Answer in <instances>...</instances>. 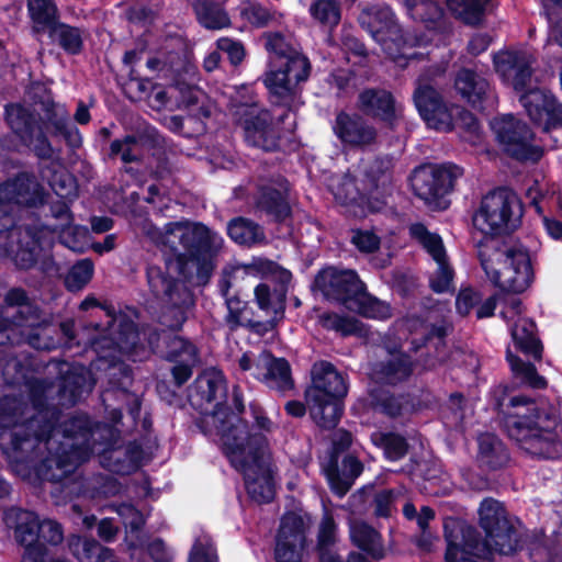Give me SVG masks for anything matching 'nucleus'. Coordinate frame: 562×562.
Masks as SVG:
<instances>
[{"instance_id":"1","label":"nucleus","mask_w":562,"mask_h":562,"mask_svg":"<svg viewBox=\"0 0 562 562\" xmlns=\"http://www.w3.org/2000/svg\"><path fill=\"white\" fill-rule=\"evenodd\" d=\"M226 394L223 373L213 369L196 379L190 400L204 412V423L220 435L232 465L244 474L249 496L258 503H268L274 496V485L266 439L261 434L250 432L246 423L226 412L223 407Z\"/></svg>"},{"instance_id":"2","label":"nucleus","mask_w":562,"mask_h":562,"mask_svg":"<svg viewBox=\"0 0 562 562\" xmlns=\"http://www.w3.org/2000/svg\"><path fill=\"white\" fill-rule=\"evenodd\" d=\"M56 418L55 409L45 408L38 411L27 423V428L34 431L40 441H45L50 453L45 460L47 471L43 475L52 481H60L72 473L95 451L94 446L90 445L94 432L88 427L86 417H74L64 422L63 429L53 423Z\"/></svg>"},{"instance_id":"3","label":"nucleus","mask_w":562,"mask_h":562,"mask_svg":"<svg viewBox=\"0 0 562 562\" xmlns=\"http://www.w3.org/2000/svg\"><path fill=\"white\" fill-rule=\"evenodd\" d=\"M43 202V190L35 179L20 175L0 186V234L8 231V245L0 249V256L10 257L22 268L33 267L42 250L41 239L48 228L37 234L22 226L13 227V214L21 205H36Z\"/></svg>"},{"instance_id":"4","label":"nucleus","mask_w":562,"mask_h":562,"mask_svg":"<svg viewBox=\"0 0 562 562\" xmlns=\"http://www.w3.org/2000/svg\"><path fill=\"white\" fill-rule=\"evenodd\" d=\"M505 427L509 437L533 457L553 459L562 454L559 416L553 408L546 411L542 403L522 396L513 397Z\"/></svg>"},{"instance_id":"5","label":"nucleus","mask_w":562,"mask_h":562,"mask_svg":"<svg viewBox=\"0 0 562 562\" xmlns=\"http://www.w3.org/2000/svg\"><path fill=\"white\" fill-rule=\"evenodd\" d=\"M533 57L527 52H499L494 56L495 70L515 91H525L520 103L530 120L544 131L562 125V105L543 88H530Z\"/></svg>"},{"instance_id":"6","label":"nucleus","mask_w":562,"mask_h":562,"mask_svg":"<svg viewBox=\"0 0 562 562\" xmlns=\"http://www.w3.org/2000/svg\"><path fill=\"white\" fill-rule=\"evenodd\" d=\"M266 48L269 52V69L263 83L272 103L295 109L300 104L299 85L310 74V63L281 34H268Z\"/></svg>"},{"instance_id":"7","label":"nucleus","mask_w":562,"mask_h":562,"mask_svg":"<svg viewBox=\"0 0 562 562\" xmlns=\"http://www.w3.org/2000/svg\"><path fill=\"white\" fill-rule=\"evenodd\" d=\"M479 257L486 278L503 291L521 293L533 281L530 255L522 246L501 248L486 240L480 245Z\"/></svg>"},{"instance_id":"8","label":"nucleus","mask_w":562,"mask_h":562,"mask_svg":"<svg viewBox=\"0 0 562 562\" xmlns=\"http://www.w3.org/2000/svg\"><path fill=\"white\" fill-rule=\"evenodd\" d=\"M390 161L375 160L363 175L356 179L350 176L335 177L329 188L336 201L353 216H363L367 212L380 211L384 205V194L390 184L387 170Z\"/></svg>"},{"instance_id":"9","label":"nucleus","mask_w":562,"mask_h":562,"mask_svg":"<svg viewBox=\"0 0 562 562\" xmlns=\"http://www.w3.org/2000/svg\"><path fill=\"white\" fill-rule=\"evenodd\" d=\"M0 310V345L19 344L25 339L36 349L55 347V341L48 337L50 328L40 326L37 311L27 303L23 290H10Z\"/></svg>"},{"instance_id":"10","label":"nucleus","mask_w":562,"mask_h":562,"mask_svg":"<svg viewBox=\"0 0 562 562\" xmlns=\"http://www.w3.org/2000/svg\"><path fill=\"white\" fill-rule=\"evenodd\" d=\"M414 101L426 124L439 132H448L453 127V112L457 111L459 114L457 123L462 130V138L474 146L481 144L482 128L477 120L470 112L459 111L456 106L449 108L431 86L419 80Z\"/></svg>"},{"instance_id":"11","label":"nucleus","mask_w":562,"mask_h":562,"mask_svg":"<svg viewBox=\"0 0 562 562\" xmlns=\"http://www.w3.org/2000/svg\"><path fill=\"white\" fill-rule=\"evenodd\" d=\"M520 215L518 196L508 189H497L482 199L473 225L484 235H498L514 227Z\"/></svg>"},{"instance_id":"12","label":"nucleus","mask_w":562,"mask_h":562,"mask_svg":"<svg viewBox=\"0 0 562 562\" xmlns=\"http://www.w3.org/2000/svg\"><path fill=\"white\" fill-rule=\"evenodd\" d=\"M232 111L248 145L267 151L278 147L279 133L268 110L260 108L252 100H235Z\"/></svg>"},{"instance_id":"13","label":"nucleus","mask_w":562,"mask_h":562,"mask_svg":"<svg viewBox=\"0 0 562 562\" xmlns=\"http://www.w3.org/2000/svg\"><path fill=\"white\" fill-rule=\"evenodd\" d=\"M462 173L457 166H423L412 176V188L427 204L445 207L441 199L452 189L454 180Z\"/></svg>"},{"instance_id":"14","label":"nucleus","mask_w":562,"mask_h":562,"mask_svg":"<svg viewBox=\"0 0 562 562\" xmlns=\"http://www.w3.org/2000/svg\"><path fill=\"white\" fill-rule=\"evenodd\" d=\"M181 261L180 259H166L165 267L149 266L147 269V280L151 292L166 302H169L176 306L173 313L176 316V323H167L171 328H179L184 322V313L180 307V303H184L187 292L182 290V286L177 282L175 276L180 273Z\"/></svg>"},{"instance_id":"15","label":"nucleus","mask_w":562,"mask_h":562,"mask_svg":"<svg viewBox=\"0 0 562 562\" xmlns=\"http://www.w3.org/2000/svg\"><path fill=\"white\" fill-rule=\"evenodd\" d=\"M491 125L499 144L510 156L531 161L541 158L542 150L532 144V133L525 123L508 114L494 119Z\"/></svg>"},{"instance_id":"16","label":"nucleus","mask_w":562,"mask_h":562,"mask_svg":"<svg viewBox=\"0 0 562 562\" xmlns=\"http://www.w3.org/2000/svg\"><path fill=\"white\" fill-rule=\"evenodd\" d=\"M3 521L13 530L16 542L25 547L22 562H63L53 560L41 542L36 543L41 522L36 514L13 507L4 512Z\"/></svg>"},{"instance_id":"17","label":"nucleus","mask_w":562,"mask_h":562,"mask_svg":"<svg viewBox=\"0 0 562 562\" xmlns=\"http://www.w3.org/2000/svg\"><path fill=\"white\" fill-rule=\"evenodd\" d=\"M361 25L372 34L373 38L379 42L383 50L400 66H405L403 59L414 57L413 54L406 52L400 53V44L402 42L401 30L394 20L393 12L389 8L379 10H363L359 16Z\"/></svg>"},{"instance_id":"18","label":"nucleus","mask_w":562,"mask_h":562,"mask_svg":"<svg viewBox=\"0 0 562 562\" xmlns=\"http://www.w3.org/2000/svg\"><path fill=\"white\" fill-rule=\"evenodd\" d=\"M238 363L243 371L251 370L252 375L270 389L286 392L293 387L290 366L284 359H276L268 352L258 357L244 353Z\"/></svg>"},{"instance_id":"19","label":"nucleus","mask_w":562,"mask_h":562,"mask_svg":"<svg viewBox=\"0 0 562 562\" xmlns=\"http://www.w3.org/2000/svg\"><path fill=\"white\" fill-rule=\"evenodd\" d=\"M411 235L424 247L437 265L430 277V286L435 292L449 291L453 282V269L449 265L447 252L439 235L430 233L423 224H414Z\"/></svg>"},{"instance_id":"20","label":"nucleus","mask_w":562,"mask_h":562,"mask_svg":"<svg viewBox=\"0 0 562 562\" xmlns=\"http://www.w3.org/2000/svg\"><path fill=\"white\" fill-rule=\"evenodd\" d=\"M310 518L295 513L283 516L277 538V562H301Z\"/></svg>"},{"instance_id":"21","label":"nucleus","mask_w":562,"mask_h":562,"mask_svg":"<svg viewBox=\"0 0 562 562\" xmlns=\"http://www.w3.org/2000/svg\"><path fill=\"white\" fill-rule=\"evenodd\" d=\"M457 520L459 521V519ZM462 524L473 531V540L460 541L459 557L462 554V551L465 550L470 559L479 561L487 559L492 551H496L501 554H510L517 548V532L510 526L509 521L506 522V528H497L493 535H487L484 543L479 541L476 530L473 527L463 521Z\"/></svg>"},{"instance_id":"22","label":"nucleus","mask_w":562,"mask_h":562,"mask_svg":"<svg viewBox=\"0 0 562 562\" xmlns=\"http://www.w3.org/2000/svg\"><path fill=\"white\" fill-rule=\"evenodd\" d=\"M315 285L326 297L340 302L347 308L349 300L355 299L363 283L353 270L330 267L318 273Z\"/></svg>"},{"instance_id":"23","label":"nucleus","mask_w":562,"mask_h":562,"mask_svg":"<svg viewBox=\"0 0 562 562\" xmlns=\"http://www.w3.org/2000/svg\"><path fill=\"white\" fill-rule=\"evenodd\" d=\"M333 132L344 148L363 149L376 139V130L358 114L340 112L333 123Z\"/></svg>"},{"instance_id":"24","label":"nucleus","mask_w":562,"mask_h":562,"mask_svg":"<svg viewBox=\"0 0 562 562\" xmlns=\"http://www.w3.org/2000/svg\"><path fill=\"white\" fill-rule=\"evenodd\" d=\"M312 382L306 392V401L342 400L348 392L344 376L328 362L322 361L313 366Z\"/></svg>"},{"instance_id":"25","label":"nucleus","mask_w":562,"mask_h":562,"mask_svg":"<svg viewBox=\"0 0 562 562\" xmlns=\"http://www.w3.org/2000/svg\"><path fill=\"white\" fill-rule=\"evenodd\" d=\"M405 328L409 330L412 338L409 341L406 339L405 342L401 345L402 352L398 356H394L392 362L376 372L378 379L381 381L396 383L405 379L412 371V363L404 352L411 349H417V347H415L417 339L429 333L428 326L417 321L407 322Z\"/></svg>"},{"instance_id":"26","label":"nucleus","mask_w":562,"mask_h":562,"mask_svg":"<svg viewBox=\"0 0 562 562\" xmlns=\"http://www.w3.org/2000/svg\"><path fill=\"white\" fill-rule=\"evenodd\" d=\"M520 313L521 302L513 300L509 306L502 312V315L506 319H513L518 316L517 322L512 328L513 339L521 351L539 359L541 357V346L535 336L536 325L532 321L520 317Z\"/></svg>"},{"instance_id":"27","label":"nucleus","mask_w":562,"mask_h":562,"mask_svg":"<svg viewBox=\"0 0 562 562\" xmlns=\"http://www.w3.org/2000/svg\"><path fill=\"white\" fill-rule=\"evenodd\" d=\"M111 317V323L108 328V336L102 341H95L94 346L98 350L102 345H114L120 352L130 353L135 348L139 334L135 325L125 315H112L110 311L106 312Z\"/></svg>"},{"instance_id":"28","label":"nucleus","mask_w":562,"mask_h":562,"mask_svg":"<svg viewBox=\"0 0 562 562\" xmlns=\"http://www.w3.org/2000/svg\"><path fill=\"white\" fill-rule=\"evenodd\" d=\"M359 108L390 125L401 115V106L395 103L392 94L385 90H366L359 95Z\"/></svg>"},{"instance_id":"29","label":"nucleus","mask_w":562,"mask_h":562,"mask_svg":"<svg viewBox=\"0 0 562 562\" xmlns=\"http://www.w3.org/2000/svg\"><path fill=\"white\" fill-rule=\"evenodd\" d=\"M268 274L278 278L279 286L272 289L268 283H261L255 288V299L260 310L268 315H278L284 308L285 285L291 280V272L276 266V270Z\"/></svg>"},{"instance_id":"30","label":"nucleus","mask_w":562,"mask_h":562,"mask_svg":"<svg viewBox=\"0 0 562 562\" xmlns=\"http://www.w3.org/2000/svg\"><path fill=\"white\" fill-rule=\"evenodd\" d=\"M186 228H191L192 233L184 237L182 249L190 256L212 255L221 249L223 238L205 225L186 221Z\"/></svg>"},{"instance_id":"31","label":"nucleus","mask_w":562,"mask_h":562,"mask_svg":"<svg viewBox=\"0 0 562 562\" xmlns=\"http://www.w3.org/2000/svg\"><path fill=\"white\" fill-rule=\"evenodd\" d=\"M276 270V265L263 259H256L248 265L235 263L231 265L223 271L221 281V291L224 296L228 295V291L239 286V283L246 278L263 277Z\"/></svg>"},{"instance_id":"32","label":"nucleus","mask_w":562,"mask_h":562,"mask_svg":"<svg viewBox=\"0 0 562 562\" xmlns=\"http://www.w3.org/2000/svg\"><path fill=\"white\" fill-rule=\"evenodd\" d=\"M189 229L190 228H186V221L168 223L164 228H159L151 223H146L143 228L146 236H148L155 245L164 249H169L175 255L173 259H179L177 254L179 249L182 248V241L188 234L192 233V231Z\"/></svg>"},{"instance_id":"33","label":"nucleus","mask_w":562,"mask_h":562,"mask_svg":"<svg viewBox=\"0 0 562 562\" xmlns=\"http://www.w3.org/2000/svg\"><path fill=\"white\" fill-rule=\"evenodd\" d=\"M43 127L53 134L61 135L70 146L78 147L81 136L77 127L70 124L66 109L60 104H52L42 117Z\"/></svg>"},{"instance_id":"34","label":"nucleus","mask_w":562,"mask_h":562,"mask_svg":"<svg viewBox=\"0 0 562 562\" xmlns=\"http://www.w3.org/2000/svg\"><path fill=\"white\" fill-rule=\"evenodd\" d=\"M54 216L60 220V224L52 227L59 235L60 241L74 251L82 250V241L87 236V229L71 225V215L68 205L63 202L53 207Z\"/></svg>"},{"instance_id":"35","label":"nucleus","mask_w":562,"mask_h":562,"mask_svg":"<svg viewBox=\"0 0 562 562\" xmlns=\"http://www.w3.org/2000/svg\"><path fill=\"white\" fill-rule=\"evenodd\" d=\"M445 539L447 542V549L445 553L446 562H480L472 560L468 557L465 550L460 553V541L461 540H473V531L468 529L462 522L454 518H447L443 522Z\"/></svg>"},{"instance_id":"36","label":"nucleus","mask_w":562,"mask_h":562,"mask_svg":"<svg viewBox=\"0 0 562 562\" xmlns=\"http://www.w3.org/2000/svg\"><path fill=\"white\" fill-rule=\"evenodd\" d=\"M454 88L463 99L473 105L481 103L490 95L487 80L470 69H461L457 74Z\"/></svg>"},{"instance_id":"37","label":"nucleus","mask_w":562,"mask_h":562,"mask_svg":"<svg viewBox=\"0 0 562 562\" xmlns=\"http://www.w3.org/2000/svg\"><path fill=\"white\" fill-rule=\"evenodd\" d=\"M119 513L127 529L126 541L132 561L144 562V548L138 535L140 527L145 522L143 515L131 505L122 506Z\"/></svg>"},{"instance_id":"38","label":"nucleus","mask_w":562,"mask_h":562,"mask_svg":"<svg viewBox=\"0 0 562 562\" xmlns=\"http://www.w3.org/2000/svg\"><path fill=\"white\" fill-rule=\"evenodd\" d=\"M224 0H194L193 10L199 23L209 30H221L229 26L231 20L223 10Z\"/></svg>"},{"instance_id":"39","label":"nucleus","mask_w":562,"mask_h":562,"mask_svg":"<svg viewBox=\"0 0 562 562\" xmlns=\"http://www.w3.org/2000/svg\"><path fill=\"white\" fill-rule=\"evenodd\" d=\"M94 385L90 371L83 367L74 366L64 379L61 397L75 403L83 393H89Z\"/></svg>"},{"instance_id":"40","label":"nucleus","mask_w":562,"mask_h":562,"mask_svg":"<svg viewBox=\"0 0 562 562\" xmlns=\"http://www.w3.org/2000/svg\"><path fill=\"white\" fill-rule=\"evenodd\" d=\"M350 538L352 542L375 559L383 557V544L376 530L360 520L350 521Z\"/></svg>"},{"instance_id":"41","label":"nucleus","mask_w":562,"mask_h":562,"mask_svg":"<svg viewBox=\"0 0 562 562\" xmlns=\"http://www.w3.org/2000/svg\"><path fill=\"white\" fill-rule=\"evenodd\" d=\"M442 0H405L407 14L415 21H419L426 25L428 30L439 26L443 11L441 8Z\"/></svg>"},{"instance_id":"42","label":"nucleus","mask_w":562,"mask_h":562,"mask_svg":"<svg viewBox=\"0 0 562 562\" xmlns=\"http://www.w3.org/2000/svg\"><path fill=\"white\" fill-rule=\"evenodd\" d=\"M7 121L12 131L20 137L24 144H32V134L40 125L36 123L31 112L19 104H12L5 109Z\"/></svg>"},{"instance_id":"43","label":"nucleus","mask_w":562,"mask_h":562,"mask_svg":"<svg viewBox=\"0 0 562 562\" xmlns=\"http://www.w3.org/2000/svg\"><path fill=\"white\" fill-rule=\"evenodd\" d=\"M307 404L314 422L328 429L336 427L344 411L342 400L319 398V401H307Z\"/></svg>"},{"instance_id":"44","label":"nucleus","mask_w":562,"mask_h":562,"mask_svg":"<svg viewBox=\"0 0 562 562\" xmlns=\"http://www.w3.org/2000/svg\"><path fill=\"white\" fill-rule=\"evenodd\" d=\"M347 308L370 318L384 319L391 316L390 305L367 293L364 284L355 299L349 300Z\"/></svg>"},{"instance_id":"45","label":"nucleus","mask_w":562,"mask_h":562,"mask_svg":"<svg viewBox=\"0 0 562 562\" xmlns=\"http://www.w3.org/2000/svg\"><path fill=\"white\" fill-rule=\"evenodd\" d=\"M27 10L37 33L49 31L57 22V8L52 0H27Z\"/></svg>"},{"instance_id":"46","label":"nucleus","mask_w":562,"mask_h":562,"mask_svg":"<svg viewBox=\"0 0 562 562\" xmlns=\"http://www.w3.org/2000/svg\"><path fill=\"white\" fill-rule=\"evenodd\" d=\"M227 232L229 237L239 245L252 246L265 240L262 229L256 223L244 217L231 221Z\"/></svg>"},{"instance_id":"47","label":"nucleus","mask_w":562,"mask_h":562,"mask_svg":"<svg viewBox=\"0 0 562 562\" xmlns=\"http://www.w3.org/2000/svg\"><path fill=\"white\" fill-rule=\"evenodd\" d=\"M70 548L80 562H114L112 551L97 541L75 537L70 540Z\"/></svg>"},{"instance_id":"48","label":"nucleus","mask_w":562,"mask_h":562,"mask_svg":"<svg viewBox=\"0 0 562 562\" xmlns=\"http://www.w3.org/2000/svg\"><path fill=\"white\" fill-rule=\"evenodd\" d=\"M479 459L491 468L502 467L508 460L504 445L491 434L479 437Z\"/></svg>"},{"instance_id":"49","label":"nucleus","mask_w":562,"mask_h":562,"mask_svg":"<svg viewBox=\"0 0 562 562\" xmlns=\"http://www.w3.org/2000/svg\"><path fill=\"white\" fill-rule=\"evenodd\" d=\"M490 0H446L451 12L467 24H479Z\"/></svg>"},{"instance_id":"50","label":"nucleus","mask_w":562,"mask_h":562,"mask_svg":"<svg viewBox=\"0 0 562 562\" xmlns=\"http://www.w3.org/2000/svg\"><path fill=\"white\" fill-rule=\"evenodd\" d=\"M480 522L486 536L493 535L497 528H506L508 521L502 504L493 498H486L480 506Z\"/></svg>"},{"instance_id":"51","label":"nucleus","mask_w":562,"mask_h":562,"mask_svg":"<svg viewBox=\"0 0 562 562\" xmlns=\"http://www.w3.org/2000/svg\"><path fill=\"white\" fill-rule=\"evenodd\" d=\"M48 32L50 38L57 42L66 52L77 54L80 50L82 37L78 29L56 22Z\"/></svg>"},{"instance_id":"52","label":"nucleus","mask_w":562,"mask_h":562,"mask_svg":"<svg viewBox=\"0 0 562 562\" xmlns=\"http://www.w3.org/2000/svg\"><path fill=\"white\" fill-rule=\"evenodd\" d=\"M507 360L514 374L520 378L525 383L535 389L546 386V380L537 373L533 364L524 362L510 351H507Z\"/></svg>"},{"instance_id":"53","label":"nucleus","mask_w":562,"mask_h":562,"mask_svg":"<svg viewBox=\"0 0 562 562\" xmlns=\"http://www.w3.org/2000/svg\"><path fill=\"white\" fill-rule=\"evenodd\" d=\"M258 207L273 215L277 220H282L289 214V206L282 193L274 189L262 192L258 201Z\"/></svg>"},{"instance_id":"54","label":"nucleus","mask_w":562,"mask_h":562,"mask_svg":"<svg viewBox=\"0 0 562 562\" xmlns=\"http://www.w3.org/2000/svg\"><path fill=\"white\" fill-rule=\"evenodd\" d=\"M310 12L323 24L336 25L340 20V9L336 0H317L311 5Z\"/></svg>"},{"instance_id":"55","label":"nucleus","mask_w":562,"mask_h":562,"mask_svg":"<svg viewBox=\"0 0 562 562\" xmlns=\"http://www.w3.org/2000/svg\"><path fill=\"white\" fill-rule=\"evenodd\" d=\"M375 445L383 448L390 460H398L406 453V442L403 437L393 434H375L372 437Z\"/></svg>"},{"instance_id":"56","label":"nucleus","mask_w":562,"mask_h":562,"mask_svg":"<svg viewBox=\"0 0 562 562\" xmlns=\"http://www.w3.org/2000/svg\"><path fill=\"white\" fill-rule=\"evenodd\" d=\"M323 327L333 329L341 335H353L361 331V326L355 317H344L337 314H324L321 316Z\"/></svg>"},{"instance_id":"57","label":"nucleus","mask_w":562,"mask_h":562,"mask_svg":"<svg viewBox=\"0 0 562 562\" xmlns=\"http://www.w3.org/2000/svg\"><path fill=\"white\" fill-rule=\"evenodd\" d=\"M48 181L49 186L59 198L71 200L77 195L76 180L66 170L54 171Z\"/></svg>"},{"instance_id":"58","label":"nucleus","mask_w":562,"mask_h":562,"mask_svg":"<svg viewBox=\"0 0 562 562\" xmlns=\"http://www.w3.org/2000/svg\"><path fill=\"white\" fill-rule=\"evenodd\" d=\"M93 263L88 259L77 262L66 277V286L70 291L82 289L92 278Z\"/></svg>"},{"instance_id":"59","label":"nucleus","mask_w":562,"mask_h":562,"mask_svg":"<svg viewBox=\"0 0 562 562\" xmlns=\"http://www.w3.org/2000/svg\"><path fill=\"white\" fill-rule=\"evenodd\" d=\"M111 154L120 156L124 162H132L139 158L142 145L135 136H126L124 139L112 142Z\"/></svg>"},{"instance_id":"60","label":"nucleus","mask_w":562,"mask_h":562,"mask_svg":"<svg viewBox=\"0 0 562 562\" xmlns=\"http://www.w3.org/2000/svg\"><path fill=\"white\" fill-rule=\"evenodd\" d=\"M168 347L169 355L172 359H180V361H188L189 363H199L196 348L182 337H173Z\"/></svg>"},{"instance_id":"61","label":"nucleus","mask_w":562,"mask_h":562,"mask_svg":"<svg viewBox=\"0 0 562 562\" xmlns=\"http://www.w3.org/2000/svg\"><path fill=\"white\" fill-rule=\"evenodd\" d=\"M189 562H217L216 551L207 535H202L195 539Z\"/></svg>"},{"instance_id":"62","label":"nucleus","mask_w":562,"mask_h":562,"mask_svg":"<svg viewBox=\"0 0 562 562\" xmlns=\"http://www.w3.org/2000/svg\"><path fill=\"white\" fill-rule=\"evenodd\" d=\"M179 92V87H169L165 89L160 86L153 87L148 94L149 105L155 110H161L162 108H175V99Z\"/></svg>"},{"instance_id":"63","label":"nucleus","mask_w":562,"mask_h":562,"mask_svg":"<svg viewBox=\"0 0 562 562\" xmlns=\"http://www.w3.org/2000/svg\"><path fill=\"white\" fill-rule=\"evenodd\" d=\"M350 241L359 251L364 254L378 250L381 243L380 237L368 229H352Z\"/></svg>"},{"instance_id":"64","label":"nucleus","mask_w":562,"mask_h":562,"mask_svg":"<svg viewBox=\"0 0 562 562\" xmlns=\"http://www.w3.org/2000/svg\"><path fill=\"white\" fill-rule=\"evenodd\" d=\"M101 452V464L104 468H108L112 472L116 473H128L132 469L135 468V464L128 463L124 464L120 462L121 456L124 454V450L121 448H114L110 450H102Z\"/></svg>"}]
</instances>
